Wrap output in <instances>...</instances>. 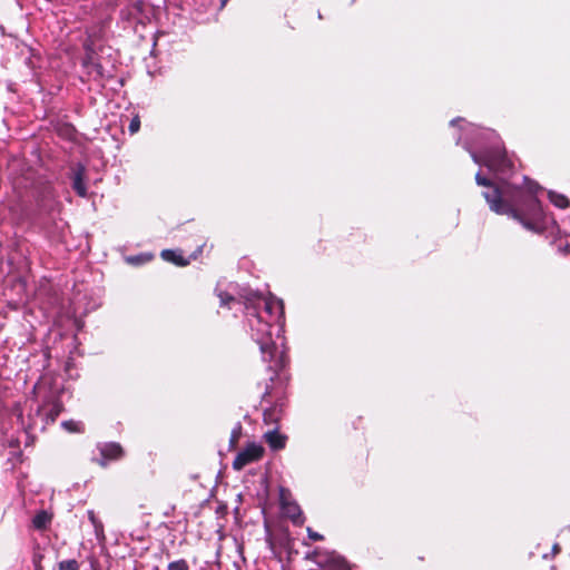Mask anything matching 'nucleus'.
<instances>
[{
	"label": "nucleus",
	"mask_w": 570,
	"mask_h": 570,
	"mask_svg": "<svg viewBox=\"0 0 570 570\" xmlns=\"http://www.w3.org/2000/svg\"><path fill=\"white\" fill-rule=\"evenodd\" d=\"M475 181L479 186L488 188L482 195L492 212L511 217L530 232H541L544 214L535 196L540 189L537 183L525 178V190H523L508 183L494 185L480 173L475 175Z\"/></svg>",
	"instance_id": "1"
},
{
	"label": "nucleus",
	"mask_w": 570,
	"mask_h": 570,
	"mask_svg": "<svg viewBox=\"0 0 570 570\" xmlns=\"http://www.w3.org/2000/svg\"><path fill=\"white\" fill-rule=\"evenodd\" d=\"M247 305L248 324L253 340L258 344L262 358L268 362L272 370L283 366V338H273L271 327L277 324L282 327L284 317V305L281 299L273 295L257 296L255 301L248 299Z\"/></svg>",
	"instance_id": "2"
},
{
	"label": "nucleus",
	"mask_w": 570,
	"mask_h": 570,
	"mask_svg": "<svg viewBox=\"0 0 570 570\" xmlns=\"http://www.w3.org/2000/svg\"><path fill=\"white\" fill-rule=\"evenodd\" d=\"M470 154L474 163L484 165L489 170L495 174H505L512 166L505 154L500 149L488 151L483 156H479L472 151H470Z\"/></svg>",
	"instance_id": "3"
},
{
	"label": "nucleus",
	"mask_w": 570,
	"mask_h": 570,
	"mask_svg": "<svg viewBox=\"0 0 570 570\" xmlns=\"http://www.w3.org/2000/svg\"><path fill=\"white\" fill-rule=\"evenodd\" d=\"M264 454V448L257 443H249L243 451H240L233 461V468L237 471L242 470L247 464L258 461Z\"/></svg>",
	"instance_id": "4"
},
{
	"label": "nucleus",
	"mask_w": 570,
	"mask_h": 570,
	"mask_svg": "<svg viewBox=\"0 0 570 570\" xmlns=\"http://www.w3.org/2000/svg\"><path fill=\"white\" fill-rule=\"evenodd\" d=\"M281 504L283 513L295 524H302L304 522L299 505L296 502L288 501L283 493L281 494Z\"/></svg>",
	"instance_id": "5"
},
{
	"label": "nucleus",
	"mask_w": 570,
	"mask_h": 570,
	"mask_svg": "<svg viewBox=\"0 0 570 570\" xmlns=\"http://www.w3.org/2000/svg\"><path fill=\"white\" fill-rule=\"evenodd\" d=\"M85 177L86 168L83 165L78 164L76 167L72 168V188L80 197L87 196V186L85 183Z\"/></svg>",
	"instance_id": "6"
},
{
	"label": "nucleus",
	"mask_w": 570,
	"mask_h": 570,
	"mask_svg": "<svg viewBox=\"0 0 570 570\" xmlns=\"http://www.w3.org/2000/svg\"><path fill=\"white\" fill-rule=\"evenodd\" d=\"M102 459L99 461L101 466H106L110 460H117L122 456V449L118 443H106L100 446Z\"/></svg>",
	"instance_id": "7"
},
{
	"label": "nucleus",
	"mask_w": 570,
	"mask_h": 570,
	"mask_svg": "<svg viewBox=\"0 0 570 570\" xmlns=\"http://www.w3.org/2000/svg\"><path fill=\"white\" fill-rule=\"evenodd\" d=\"M42 410H47V415L51 422H53L58 415L62 412L63 405L58 396H49L42 405Z\"/></svg>",
	"instance_id": "8"
},
{
	"label": "nucleus",
	"mask_w": 570,
	"mask_h": 570,
	"mask_svg": "<svg viewBox=\"0 0 570 570\" xmlns=\"http://www.w3.org/2000/svg\"><path fill=\"white\" fill-rule=\"evenodd\" d=\"M161 258L166 262L173 263L177 266H186L189 264L188 259H185L180 252L174 249H164L160 254Z\"/></svg>",
	"instance_id": "9"
},
{
	"label": "nucleus",
	"mask_w": 570,
	"mask_h": 570,
	"mask_svg": "<svg viewBox=\"0 0 570 570\" xmlns=\"http://www.w3.org/2000/svg\"><path fill=\"white\" fill-rule=\"evenodd\" d=\"M264 438L269 446L274 450H279L285 446L286 438L279 434L277 431H269L265 433Z\"/></svg>",
	"instance_id": "10"
},
{
	"label": "nucleus",
	"mask_w": 570,
	"mask_h": 570,
	"mask_svg": "<svg viewBox=\"0 0 570 570\" xmlns=\"http://www.w3.org/2000/svg\"><path fill=\"white\" fill-rule=\"evenodd\" d=\"M548 196H549V199L550 202L558 208H561V209H564L569 206V199L567 198V196L562 195V194H559V193H556V191H552L550 190L548 193Z\"/></svg>",
	"instance_id": "11"
},
{
	"label": "nucleus",
	"mask_w": 570,
	"mask_h": 570,
	"mask_svg": "<svg viewBox=\"0 0 570 570\" xmlns=\"http://www.w3.org/2000/svg\"><path fill=\"white\" fill-rule=\"evenodd\" d=\"M51 521V515L46 511L38 512L32 519V524L36 529L46 528Z\"/></svg>",
	"instance_id": "12"
},
{
	"label": "nucleus",
	"mask_w": 570,
	"mask_h": 570,
	"mask_svg": "<svg viewBox=\"0 0 570 570\" xmlns=\"http://www.w3.org/2000/svg\"><path fill=\"white\" fill-rule=\"evenodd\" d=\"M167 570H189V566L185 559H178L169 562Z\"/></svg>",
	"instance_id": "13"
},
{
	"label": "nucleus",
	"mask_w": 570,
	"mask_h": 570,
	"mask_svg": "<svg viewBox=\"0 0 570 570\" xmlns=\"http://www.w3.org/2000/svg\"><path fill=\"white\" fill-rule=\"evenodd\" d=\"M61 425L68 432H81L82 431V424L77 421H72V420L63 421Z\"/></svg>",
	"instance_id": "14"
},
{
	"label": "nucleus",
	"mask_w": 570,
	"mask_h": 570,
	"mask_svg": "<svg viewBox=\"0 0 570 570\" xmlns=\"http://www.w3.org/2000/svg\"><path fill=\"white\" fill-rule=\"evenodd\" d=\"M59 570H79V563L75 559L63 560L58 563Z\"/></svg>",
	"instance_id": "15"
},
{
	"label": "nucleus",
	"mask_w": 570,
	"mask_h": 570,
	"mask_svg": "<svg viewBox=\"0 0 570 570\" xmlns=\"http://www.w3.org/2000/svg\"><path fill=\"white\" fill-rule=\"evenodd\" d=\"M139 128H140V120H139V117L136 116L131 119L128 129H129V132L131 135H134L139 130Z\"/></svg>",
	"instance_id": "16"
},
{
	"label": "nucleus",
	"mask_w": 570,
	"mask_h": 570,
	"mask_svg": "<svg viewBox=\"0 0 570 570\" xmlns=\"http://www.w3.org/2000/svg\"><path fill=\"white\" fill-rule=\"evenodd\" d=\"M218 297L220 299V305H228L229 303L235 302V298L227 293L222 292L218 294Z\"/></svg>",
	"instance_id": "17"
},
{
	"label": "nucleus",
	"mask_w": 570,
	"mask_h": 570,
	"mask_svg": "<svg viewBox=\"0 0 570 570\" xmlns=\"http://www.w3.org/2000/svg\"><path fill=\"white\" fill-rule=\"evenodd\" d=\"M307 534H308V538L312 539L313 541L323 540V535L313 531L311 528H307Z\"/></svg>",
	"instance_id": "18"
},
{
	"label": "nucleus",
	"mask_w": 570,
	"mask_h": 570,
	"mask_svg": "<svg viewBox=\"0 0 570 570\" xmlns=\"http://www.w3.org/2000/svg\"><path fill=\"white\" fill-rule=\"evenodd\" d=\"M148 259H149V257L148 258H142L140 256H134V257H129L128 262L131 263V264H140L142 262L148 261Z\"/></svg>",
	"instance_id": "19"
},
{
	"label": "nucleus",
	"mask_w": 570,
	"mask_h": 570,
	"mask_svg": "<svg viewBox=\"0 0 570 570\" xmlns=\"http://www.w3.org/2000/svg\"><path fill=\"white\" fill-rule=\"evenodd\" d=\"M89 520L96 525V517L94 511L88 512Z\"/></svg>",
	"instance_id": "20"
},
{
	"label": "nucleus",
	"mask_w": 570,
	"mask_h": 570,
	"mask_svg": "<svg viewBox=\"0 0 570 570\" xmlns=\"http://www.w3.org/2000/svg\"><path fill=\"white\" fill-rule=\"evenodd\" d=\"M237 438H238V432L234 431L233 435H232V442H235Z\"/></svg>",
	"instance_id": "21"
},
{
	"label": "nucleus",
	"mask_w": 570,
	"mask_h": 570,
	"mask_svg": "<svg viewBox=\"0 0 570 570\" xmlns=\"http://www.w3.org/2000/svg\"><path fill=\"white\" fill-rule=\"evenodd\" d=\"M559 552V546L558 544H554L553 546V553H558Z\"/></svg>",
	"instance_id": "22"
},
{
	"label": "nucleus",
	"mask_w": 570,
	"mask_h": 570,
	"mask_svg": "<svg viewBox=\"0 0 570 570\" xmlns=\"http://www.w3.org/2000/svg\"><path fill=\"white\" fill-rule=\"evenodd\" d=\"M462 119H454L451 121V125H454L456 121H461Z\"/></svg>",
	"instance_id": "23"
},
{
	"label": "nucleus",
	"mask_w": 570,
	"mask_h": 570,
	"mask_svg": "<svg viewBox=\"0 0 570 570\" xmlns=\"http://www.w3.org/2000/svg\"><path fill=\"white\" fill-rule=\"evenodd\" d=\"M227 0H222V7L226 4Z\"/></svg>",
	"instance_id": "24"
},
{
	"label": "nucleus",
	"mask_w": 570,
	"mask_h": 570,
	"mask_svg": "<svg viewBox=\"0 0 570 570\" xmlns=\"http://www.w3.org/2000/svg\"><path fill=\"white\" fill-rule=\"evenodd\" d=\"M86 49H87V51H90V50H91V49H90V47H89V45H87V43H86Z\"/></svg>",
	"instance_id": "25"
}]
</instances>
